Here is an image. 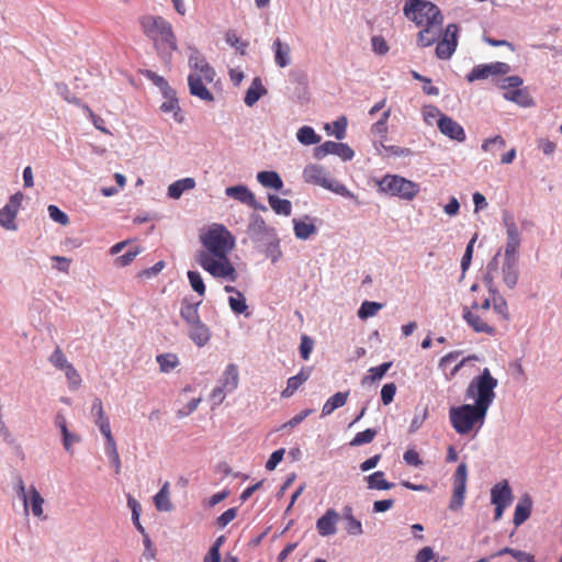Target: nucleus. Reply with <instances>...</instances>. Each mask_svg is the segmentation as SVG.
<instances>
[{"label": "nucleus", "mask_w": 562, "mask_h": 562, "mask_svg": "<svg viewBox=\"0 0 562 562\" xmlns=\"http://www.w3.org/2000/svg\"><path fill=\"white\" fill-rule=\"evenodd\" d=\"M249 231L251 234L257 236L265 235L270 232L269 227L267 226L265 220L261 216L254 217L249 226Z\"/></svg>", "instance_id": "nucleus-49"}, {"label": "nucleus", "mask_w": 562, "mask_h": 562, "mask_svg": "<svg viewBox=\"0 0 562 562\" xmlns=\"http://www.w3.org/2000/svg\"><path fill=\"white\" fill-rule=\"evenodd\" d=\"M268 201H269V204H270L271 209L277 214H282V215H285V216L291 214L292 205H291V202L289 200L281 199V198H279L277 195H269Z\"/></svg>", "instance_id": "nucleus-36"}, {"label": "nucleus", "mask_w": 562, "mask_h": 562, "mask_svg": "<svg viewBox=\"0 0 562 562\" xmlns=\"http://www.w3.org/2000/svg\"><path fill=\"white\" fill-rule=\"evenodd\" d=\"M237 516V509L235 507L228 508L217 518V526L221 528L226 527Z\"/></svg>", "instance_id": "nucleus-62"}, {"label": "nucleus", "mask_w": 562, "mask_h": 562, "mask_svg": "<svg viewBox=\"0 0 562 562\" xmlns=\"http://www.w3.org/2000/svg\"><path fill=\"white\" fill-rule=\"evenodd\" d=\"M139 25L143 33L154 42L157 49H177V40L172 25L162 16L143 15L139 19Z\"/></svg>", "instance_id": "nucleus-4"}, {"label": "nucleus", "mask_w": 562, "mask_h": 562, "mask_svg": "<svg viewBox=\"0 0 562 562\" xmlns=\"http://www.w3.org/2000/svg\"><path fill=\"white\" fill-rule=\"evenodd\" d=\"M422 113H423L424 121L428 125H431L434 120H436L438 122V119L443 115L439 111V109L437 106H435V105H426V106H424Z\"/></svg>", "instance_id": "nucleus-53"}, {"label": "nucleus", "mask_w": 562, "mask_h": 562, "mask_svg": "<svg viewBox=\"0 0 562 562\" xmlns=\"http://www.w3.org/2000/svg\"><path fill=\"white\" fill-rule=\"evenodd\" d=\"M396 393V385L395 383H387L384 384L381 390V401L384 405H389L391 402H393L394 396Z\"/></svg>", "instance_id": "nucleus-56"}, {"label": "nucleus", "mask_w": 562, "mask_h": 562, "mask_svg": "<svg viewBox=\"0 0 562 562\" xmlns=\"http://www.w3.org/2000/svg\"><path fill=\"white\" fill-rule=\"evenodd\" d=\"M532 501L529 496L521 498L515 507L513 522L516 527L524 524L530 516Z\"/></svg>", "instance_id": "nucleus-25"}, {"label": "nucleus", "mask_w": 562, "mask_h": 562, "mask_svg": "<svg viewBox=\"0 0 562 562\" xmlns=\"http://www.w3.org/2000/svg\"><path fill=\"white\" fill-rule=\"evenodd\" d=\"M16 212L7 204L0 210V225L7 229H15Z\"/></svg>", "instance_id": "nucleus-39"}, {"label": "nucleus", "mask_w": 562, "mask_h": 562, "mask_svg": "<svg viewBox=\"0 0 562 562\" xmlns=\"http://www.w3.org/2000/svg\"><path fill=\"white\" fill-rule=\"evenodd\" d=\"M458 31L459 27L456 24H449L445 32L443 38L438 42L436 47V55L440 59H449L454 53L458 45Z\"/></svg>", "instance_id": "nucleus-13"}, {"label": "nucleus", "mask_w": 562, "mask_h": 562, "mask_svg": "<svg viewBox=\"0 0 562 562\" xmlns=\"http://www.w3.org/2000/svg\"><path fill=\"white\" fill-rule=\"evenodd\" d=\"M285 450L283 448L273 451L266 463L268 471H273L277 465L283 460Z\"/></svg>", "instance_id": "nucleus-59"}, {"label": "nucleus", "mask_w": 562, "mask_h": 562, "mask_svg": "<svg viewBox=\"0 0 562 562\" xmlns=\"http://www.w3.org/2000/svg\"><path fill=\"white\" fill-rule=\"evenodd\" d=\"M497 380L491 374L487 368H484L479 376H475L465 390V397L474 400V405L488 411L495 398V387Z\"/></svg>", "instance_id": "nucleus-6"}, {"label": "nucleus", "mask_w": 562, "mask_h": 562, "mask_svg": "<svg viewBox=\"0 0 562 562\" xmlns=\"http://www.w3.org/2000/svg\"><path fill=\"white\" fill-rule=\"evenodd\" d=\"M257 180L266 188L280 190L283 187L282 179L276 171H260L257 175Z\"/></svg>", "instance_id": "nucleus-31"}, {"label": "nucleus", "mask_w": 562, "mask_h": 562, "mask_svg": "<svg viewBox=\"0 0 562 562\" xmlns=\"http://www.w3.org/2000/svg\"><path fill=\"white\" fill-rule=\"evenodd\" d=\"M504 98L508 101L515 102L520 106H530L533 104L532 98L526 89H515L504 93Z\"/></svg>", "instance_id": "nucleus-32"}, {"label": "nucleus", "mask_w": 562, "mask_h": 562, "mask_svg": "<svg viewBox=\"0 0 562 562\" xmlns=\"http://www.w3.org/2000/svg\"><path fill=\"white\" fill-rule=\"evenodd\" d=\"M329 154L337 155L342 160H350L355 155L353 150L347 144L331 140L323 143L315 149V157L317 159H322Z\"/></svg>", "instance_id": "nucleus-15"}, {"label": "nucleus", "mask_w": 562, "mask_h": 562, "mask_svg": "<svg viewBox=\"0 0 562 562\" xmlns=\"http://www.w3.org/2000/svg\"><path fill=\"white\" fill-rule=\"evenodd\" d=\"M189 65L192 68V72L188 77L190 93L203 101L212 102L214 97L206 85L214 81L215 70L198 55L190 57Z\"/></svg>", "instance_id": "nucleus-3"}, {"label": "nucleus", "mask_w": 562, "mask_h": 562, "mask_svg": "<svg viewBox=\"0 0 562 562\" xmlns=\"http://www.w3.org/2000/svg\"><path fill=\"white\" fill-rule=\"evenodd\" d=\"M239 383V373L236 364L231 363L226 367L220 384L212 391L211 400L220 405L223 403L226 393H231L237 389Z\"/></svg>", "instance_id": "nucleus-10"}, {"label": "nucleus", "mask_w": 562, "mask_h": 562, "mask_svg": "<svg viewBox=\"0 0 562 562\" xmlns=\"http://www.w3.org/2000/svg\"><path fill=\"white\" fill-rule=\"evenodd\" d=\"M314 347V341L307 335H302L300 344V355L302 359L307 360Z\"/></svg>", "instance_id": "nucleus-55"}, {"label": "nucleus", "mask_w": 562, "mask_h": 562, "mask_svg": "<svg viewBox=\"0 0 562 562\" xmlns=\"http://www.w3.org/2000/svg\"><path fill=\"white\" fill-rule=\"evenodd\" d=\"M403 13L417 26H423L442 16L439 8L428 0H405Z\"/></svg>", "instance_id": "nucleus-7"}, {"label": "nucleus", "mask_w": 562, "mask_h": 562, "mask_svg": "<svg viewBox=\"0 0 562 562\" xmlns=\"http://www.w3.org/2000/svg\"><path fill=\"white\" fill-rule=\"evenodd\" d=\"M228 304L232 311L236 314H243L248 308L246 299L241 292H237L236 296H229Z\"/></svg>", "instance_id": "nucleus-43"}, {"label": "nucleus", "mask_w": 562, "mask_h": 562, "mask_svg": "<svg viewBox=\"0 0 562 562\" xmlns=\"http://www.w3.org/2000/svg\"><path fill=\"white\" fill-rule=\"evenodd\" d=\"M520 245V236L514 223L507 225V244L505 254L507 259L514 256Z\"/></svg>", "instance_id": "nucleus-29"}, {"label": "nucleus", "mask_w": 562, "mask_h": 562, "mask_svg": "<svg viewBox=\"0 0 562 562\" xmlns=\"http://www.w3.org/2000/svg\"><path fill=\"white\" fill-rule=\"evenodd\" d=\"M349 396V392H337L333 396H330L322 408V416H328L330 415L335 409L342 407Z\"/></svg>", "instance_id": "nucleus-26"}, {"label": "nucleus", "mask_w": 562, "mask_h": 562, "mask_svg": "<svg viewBox=\"0 0 562 562\" xmlns=\"http://www.w3.org/2000/svg\"><path fill=\"white\" fill-rule=\"evenodd\" d=\"M95 424L99 427L101 434L104 436L105 442L115 441L114 437L112 436V432H111V426H110L109 418L95 420Z\"/></svg>", "instance_id": "nucleus-63"}, {"label": "nucleus", "mask_w": 562, "mask_h": 562, "mask_svg": "<svg viewBox=\"0 0 562 562\" xmlns=\"http://www.w3.org/2000/svg\"><path fill=\"white\" fill-rule=\"evenodd\" d=\"M368 483V488L370 490H381L386 491L391 490L394 484L390 483L385 480L384 473L382 471H376L366 477Z\"/></svg>", "instance_id": "nucleus-33"}, {"label": "nucleus", "mask_w": 562, "mask_h": 562, "mask_svg": "<svg viewBox=\"0 0 562 562\" xmlns=\"http://www.w3.org/2000/svg\"><path fill=\"white\" fill-rule=\"evenodd\" d=\"M437 126L441 134L452 140L462 143L465 140V132L463 127L448 115H442L438 119Z\"/></svg>", "instance_id": "nucleus-16"}, {"label": "nucleus", "mask_w": 562, "mask_h": 562, "mask_svg": "<svg viewBox=\"0 0 562 562\" xmlns=\"http://www.w3.org/2000/svg\"><path fill=\"white\" fill-rule=\"evenodd\" d=\"M180 316L183 321H186L188 325L200 321L201 318L199 315V303H182L180 308Z\"/></svg>", "instance_id": "nucleus-37"}, {"label": "nucleus", "mask_w": 562, "mask_h": 562, "mask_svg": "<svg viewBox=\"0 0 562 562\" xmlns=\"http://www.w3.org/2000/svg\"><path fill=\"white\" fill-rule=\"evenodd\" d=\"M225 40L231 46L235 47L241 53H244L245 48L247 47V43L243 42L234 31H228L225 35Z\"/></svg>", "instance_id": "nucleus-58"}, {"label": "nucleus", "mask_w": 562, "mask_h": 562, "mask_svg": "<svg viewBox=\"0 0 562 562\" xmlns=\"http://www.w3.org/2000/svg\"><path fill=\"white\" fill-rule=\"evenodd\" d=\"M83 109H85V111H87V113H88L89 117L91 119L94 127L98 128L99 131H101L102 133L108 134L109 131L105 128L104 120L101 116H99L95 113H93V111L88 105H83Z\"/></svg>", "instance_id": "nucleus-61"}, {"label": "nucleus", "mask_w": 562, "mask_h": 562, "mask_svg": "<svg viewBox=\"0 0 562 562\" xmlns=\"http://www.w3.org/2000/svg\"><path fill=\"white\" fill-rule=\"evenodd\" d=\"M491 499L493 504H510L513 499V493L506 480L497 483L492 487Z\"/></svg>", "instance_id": "nucleus-22"}, {"label": "nucleus", "mask_w": 562, "mask_h": 562, "mask_svg": "<svg viewBox=\"0 0 562 562\" xmlns=\"http://www.w3.org/2000/svg\"><path fill=\"white\" fill-rule=\"evenodd\" d=\"M189 326V338L198 346L204 347L211 339L210 328L200 319Z\"/></svg>", "instance_id": "nucleus-18"}, {"label": "nucleus", "mask_w": 562, "mask_h": 562, "mask_svg": "<svg viewBox=\"0 0 562 562\" xmlns=\"http://www.w3.org/2000/svg\"><path fill=\"white\" fill-rule=\"evenodd\" d=\"M67 378L68 384L71 389H78L81 384V376L72 364L67 367L64 371Z\"/></svg>", "instance_id": "nucleus-54"}, {"label": "nucleus", "mask_w": 562, "mask_h": 562, "mask_svg": "<svg viewBox=\"0 0 562 562\" xmlns=\"http://www.w3.org/2000/svg\"><path fill=\"white\" fill-rule=\"evenodd\" d=\"M227 196L238 200L239 202L247 204L251 207H257V201L255 194L243 184L228 187L225 190Z\"/></svg>", "instance_id": "nucleus-20"}, {"label": "nucleus", "mask_w": 562, "mask_h": 562, "mask_svg": "<svg viewBox=\"0 0 562 562\" xmlns=\"http://www.w3.org/2000/svg\"><path fill=\"white\" fill-rule=\"evenodd\" d=\"M303 178L307 183L319 186L341 196H355L353 193L350 192L345 184L339 181L329 179L325 168L319 165H307L303 170Z\"/></svg>", "instance_id": "nucleus-9"}, {"label": "nucleus", "mask_w": 562, "mask_h": 562, "mask_svg": "<svg viewBox=\"0 0 562 562\" xmlns=\"http://www.w3.org/2000/svg\"><path fill=\"white\" fill-rule=\"evenodd\" d=\"M312 374L311 367H303L296 375L288 379L286 387L281 392V396L288 398L292 396L295 391L306 382Z\"/></svg>", "instance_id": "nucleus-19"}, {"label": "nucleus", "mask_w": 562, "mask_h": 562, "mask_svg": "<svg viewBox=\"0 0 562 562\" xmlns=\"http://www.w3.org/2000/svg\"><path fill=\"white\" fill-rule=\"evenodd\" d=\"M475 241H476V235H474L471 238V240L469 241V244L465 248L464 255L462 257L461 268L463 271L467 270L471 263L472 255H473V247H474Z\"/></svg>", "instance_id": "nucleus-60"}, {"label": "nucleus", "mask_w": 562, "mask_h": 562, "mask_svg": "<svg viewBox=\"0 0 562 562\" xmlns=\"http://www.w3.org/2000/svg\"><path fill=\"white\" fill-rule=\"evenodd\" d=\"M194 187L195 180L193 178H183L168 187V195L172 199H179L184 191L192 190Z\"/></svg>", "instance_id": "nucleus-28"}, {"label": "nucleus", "mask_w": 562, "mask_h": 562, "mask_svg": "<svg viewBox=\"0 0 562 562\" xmlns=\"http://www.w3.org/2000/svg\"><path fill=\"white\" fill-rule=\"evenodd\" d=\"M142 251L139 247H134L128 249L124 255H121L115 258L114 263L117 267H126L128 266L136 256Z\"/></svg>", "instance_id": "nucleus-47"}, {"label": "nucleus", "mask_w": 562, "mask_h": 562, "mask_svg": "<svg viewBox=\"0 0 562 562\" xmlns=\"http://www.w3.org/2000/svg\"><path fill=\"white\" fill-rule=\"evenodd\" d=\"M48 214H49V217L60 224V225H67L69 223V217L68 215L63 212L61 210H59L56 205H49L48 209Z\"/></svg>", "instance_id": "nucleus-52"}, {"label": "nucleus", "mask_w": 562, "mask_h": 562, "mask_svg": "<svg viewBox=\"0 0 562 562\" xmlns=\"http://www.w3.org/2000/svg\"><path fill=\"white\" fill-rule=\"evenodd\" d=\"M297 140L303 145H315L321 142V136L311 126H302L296 133Z\"/></svg>", "instance_id": "nucleus-35"}, {"label": "nucleus", "mask_w": 562, "mask_h": 562, "mask_svg": "<svg viewBox=\"0 0 562 562\" xmlns=\"http://www.w3.org/2000/svg\"><path fill=\"white\" fill-rule=\"evenodd\" d=\"M378 184L380 191L407 201L419 192V184L397 175H385Z\"/></svg>", "instance_id": "nucleus-8"}, {"label": "nucleus", "mask_w": 562, "mask_h": 562, "mask_svg": "<svg viewBox=\"0 0 562 562\" xmlns=\"http://www.w3.org/2000/svg\"><path fill=\"white\" fill-rule=\"evenodd\" d=\"M272 48L274 52L276 64L281 68L289 66L291 63V48L289 44L283 43L280 38H276Z\"/></svg>", "instance_id": "nucleus-24"}, {"label": "nucleus", "mask_w": 562, "mask_h": 562, "mask_svg": "<svg viewBox=\"0 0 562 562\" xmlns=\"http://www.w3.org/2000/svg\"><path fill=\"white\" fill-rule=\"evenodd\" d=\"M486 414V411L474 404H463L449 409V419L457 434L468 435L474 428L480 429L483 426Z\"/></svg>", "instance_id": "nucleus-5"}, {"label": "nucleus", "mask_w": 562, "mask_h": 562, "mask_svg": "<svg viewBox=\"0 0 562 562\" xmlns=\"http://www.w3.org/2000/svg\"><path fill=\"white\" fill-rule=\"evenodd\" d=\"M442 22L443 16L420 26L422 30L419 31L417 37L418 45L422 47H428L436 43L443 33Z\"/></svg>", "instance_id": "nucleus-14"}, {"label": "nucleus", "mask_w": 562, "mask_h": 562, "mask_svg": "<svg viewBox=\"0 0 562 562\" xmlns=\"http://www.w3.org/2000/svg\"><path fill=\"white\" fill-rule=\"evenodd\" d=\"M105 452L110 459V462L115 468V473L119 474L121 472V459L116 448V442H105Z\"/></svg>", "instance_id": "nucleus-42"}, {"label": "nucleus", "mask_w": 562, "mask_h": 562, "mask_svg": "<svg viewBox=\"0 0 562 562\" xmlns=\"http://www.w3.org/2000/svg\"><path fill=\"white\" fill-rule=\"evenodd\" d=\"M154 503L159 512H170L173 508L169 495H165L162 493H157L154 496Z\"/></svg>", "instance_id": "nucleus-50"}, {"label": "nucleus", "mask_w": 562, "mask_h": 562, "mask_svg": "<svg viewBox=\"0 0 562 562\" xmlns=\"http://www.w3.org/2000/svg\"><path fill=\"white\" fill-rule=\"evenodd\" d=\"M188 279L190 282L191 288L199 294L204 295L205 293V284L203 282V279L198 271H188Z\"/></svg>", "instance_id": "nucleus-44"}, {"label": "nucleus", "mask_w": 562, "mask_h": 562, "mask_svg": "<svg viewBox=\"0 0 562 562\" xmlns=\"http://www.w3.org/2000/svg\"><path fill=\"white\" fill-rule=\"evenodd\" d=\"M18 493L23 498L24 510L27 513L29 506H31L32 513L35 517L44 518L43 516V504L44 498L41 496L38 491L31 486L29 492H25V485L23 480H19Z\"/></svg>", "instance_id": "nucleus-12"}, {"label": "nucleus", "mask_w": 562, "mask_h": 562, "mask_svg": "<svg viewBox=\"0 0 562 562\" xmlns=\"http://www.w3.org/2000/svg\"><path fill=\"white\" fill-rule=\"evenodd\" d=\"M505 146H506L505 139L502 136L497 135L495 137L485 139L482 144V150L485 153L495 154L494 153L495 147L498 149H503Z\"/></svg>", "instance_id": "nucleus-48"}, {"label": "nucleus", "mask_w": 562, "mask_h": 562, "mask_svg": "<svg viewBox=\"0 0 562 562\" xmlns=\"http://www.w3.org/2000/svg\"><path fill=\"white\" fill-rule=\"evenodd\" d=\"M376 430L372 428H368L363 431L358 432L353 439L350 441L351 447H358L362 445H367L373 441L376 436Z\"/></svg>", "instance_id": "nucleus-40"}, {"label": "nucleus", "mask_w": 562, "mask_h": 562, "mask_svg": "<svg viewBox=\"0 0 562 562\" xmlns=\"http://www.w3.org/2000/svg\"><path fill=\"white\" fill-rule=\"evenodd\" d=\"M202 248L194 254L195 262L212 277L235 282L237 271L228 255L235 247V237L222 224H212L199 235Z\"/></svg>", "instance_id": "nucleus-1"}, {"label": "nucleus", "mask_w": 562, "mask_h": 562, "mask_svg": "<svg viewBox=\"0 0 562 562\" xmlns=\"http://www.w3.org/2000/svg\"><path fill=\"white\" fill-rule=\"evenodd\" d=\"M391 115V110H386L382 113L381 119L372 125V131L376 134L384 135L387 132V121Z\"/></svg>", "instance_id": "nucleus-57"}, {"label": "nucleus", "mask_w": 562, "mask_h": 562, "mask_svg": "<svg viewBox=\"0 0 562 562\" xmlns=\"http://www.w3.org/2000/svg\"><path fill=\"white\" fill-rule=\"evenodd\" d=\"M340 515L334 508H328L316 521V530L322 537L334 536L337 532V522Z\"/></svg>", "instance_id": "nucleus-17"}, {"label": "nucleus", "mask_w": 562, "mask_h": 562, "mask_svg": "<svg viewBox=\"0 0 562 562\" xmlns=\"http://www.w3.org/2000/svg\"><path fill=\"white\" fill-rule=\"evenodd\" d=\"M156 360L159 364L160 371L166 373L172 371L176 367L179 366V358L175 353L158 355Z\"/></svg>", "instance_id": "nucleus-38"}, {"label": "nucleus", "mask_w": 562, "mask_h": 562, "mask_svg": "<svg viewBox=\"0 0 562 562\" xmlns=\"http://www.w3.org/2000/svg\"><path fill=\"white\" fill-rule=\"evenodd\" d=\"M49 362L57 369L65 371L69 363L59 347H57L49 357Z\"/></svg>", "instance_id": "nucleus-45"}, {"label": "nucleus", "mask_w": 562, "mask_h": 562, "mask_svg": "<svg viewBox=\"0 0 562 562\" xmlns=\"http://www.w3.org/2000/svg\"><path fill=\"white\" fill-rule=\"evenodd\" d=\"M382 308V304L371 301H364L359 311L358 316L361 319L374 316Z\"/></svg>", "instance_id": "nucleus-41"}, {"label": "nucleus", "mask_w": 562, "mask_h": 562, "mask_svg": "<svg viewBox=\"0 0 562 562\" xmlns=\"http://www.w3.org/2000/svg\"><path fill=\"white\" fill-rule=\"evenodd\" d=\"M465 495V487L453 486V492L451 496V501L449 504V508L453 512L459 510L463 506Z\"/></svg>", "instance_id": "nucleus-46"}, {"label": "nucleus", "mask_w": 562, "mask_h": 562, "mask_svg": "<svg viewBox=\"0 0 562 562\" xmlns=\"http://www.w3.org/2000/svg\"><path fill=\"white\" fill-rule=\"evenodd\" d=\"M344 528L350 536H360L363 533L362 524L353 515V508L350 505H346L342 508Z\"/></svg>", "instance_id": "nucleus-21"}, {"label": "nucleus", "mask_w": 562, "mask_h": 562, "mask_svg": "<svg viewBox=\"0 0 562 562\" xmlns=\"http://www.w3.org/2000/svg\"><path fill=\"white\" fill-rule=\"evenodd\" d=\"M502 276L504 283L509 288L514 289L518 281V271L516 263L510 259H506V262L502 268Z\"/></svg>", "instance_id": "nucleus-30"}, {"label": "nucleus", "mask_w": 562, "mask_h": 562, "mask_svg": "<svg viewBox=\"0 0 562 562\" xmlns=\"http://www.w3.org/2000/svg\"><path fill=\"white\" fill-rule=\"evenodd\" d=\"M510 71V66L503 61H495L491 64H481L473 67L468 74L467 80L473 82L475 80H484L491 76L507 75Z\"/></svg>", "instance_id": "nucleus-11"}, {"label": "nucleus", "mask_w": 562, "mask_h": 562, "mask_svg": "<svg viewBox=\"0 0 562 562\" xmlns=\"http://www.w3.org/2000/svg\"><path fill=\"white\" fill-rule=\"evenodd\" d=\"M266 93L267 90L262 86L260 78H255L246 91L244 101L246 105L252 106Z\"/></svg>", "instance_id": "nucleus-27"}, {"label": "nucleus", "mask_w": 562, "mask_h": 562, "mask_svg": "<svg viewBox=\"0 0 562 562\" xmlns=\"http://www.w3.org/2000/svg\"><path fill=\"white\" fill-rule=\"evenodd\" d=\"M462 316L475 333L494 336L496 324L509 321V310L506 300L491 285L490 297L475 300L470 307H464Z\"/></svg>", "instance_id": "nucleus-2"}, {"label": "nucleus", "mask_w": 562, "mask_h": 562, "mask_svg": "<svg viewBox=\"0 0 562 562\" xmlns=\"http://www.w3.org/2000/svg\"><path fill=\"white\" fill-rule=\"evenodd\" d=\"M293 229L296 238L306 240L317 231L313 221L306 216L304 220H293Z\"/></svg>", "instance_id": "nucleus-23"}, {"label": "nucleus", "mask_w": 562, "mask_h": 562, "mask_svg": "<svg viewBox=\"0 0 562 562\" xmlns=\"http://www.w3.org/2000/svg\"><path fill=\"white\" fill-rule=\"evenodd\" d=\"M468 470L465 463L458 465L453 475V486L467 487Z\"/></svg>", "instance_id": "nucleus-51"}, {"label": "nucleus", "mask_w": 562, "mask_h": 562, "mask_svg": "<svg viewBox=\"0 0 562 562\" xmlns=\"http://www.w3.org/2000/svg\"><path fill=\"white\" fill-rule=\"evenodd\" d=\"M392 367V362L389 361V362H384L378 367H372L368 370V375H366L363 379H362V384H367V383H373L378 380H381L385 373L390 370V368Z\"/></svg>", "instance_id": "nucleus-34"}, {"label": "nucleus", "mask_w": 562, "mask_h": 562, "mask_svg": "<svg viewBox=\"0 0 562 562\" xmlns=\"http://www.w3.org/2000/svg\"><path fill=\"white\" fill-rule=\"evenodd\" d=\"M404 461L413 467H419L423 464V461L418 454V452L414 449H408L403 454Z\"/></svg>", "instance_id": "nucleus-64"}]
</instances>
